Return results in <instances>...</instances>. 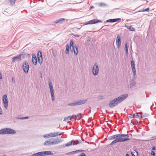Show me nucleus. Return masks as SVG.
Listing matches in <instances>:
<instances>
[{
    "mask_svg": "<svg viewBox=\"0 0 156 156\" xmlns=\"http://www.w3.org/2000/svg\"><path fill=\"white\" fill-rule=\"evenodd\" d=\"M6 128L2 129L0 130V134H7Z\"/></svg>",
    "mask_w": 156,
    "mask_h": 156,
    "instance_id": "obj_25",
    "label": "nucleus"
},
{
    "mask_svg": "<svg viewBox=\"0 0 156 156\" xmlns=\"http://www.w3.org/2000/svg\"><path fill=\"white\" fill-rule=\"evenodd\" d=\"M152 150H155V147H153L152 148Z\"/></svg>",
    "mask_w": 156,
    "mask_h": 156,
    "instance_id": "obj_45",
    "label": "nucleus"
},
{
    "mask_svg": "<svg viewBox=\"0 0 156 156\" xmlns=\"http://www.w3.org/2000/svg\"><path fill=\"white\" fill-rule=\"evenodd\" d=\"M149 10V9L148 8H146L143 11H148Z\"/></svg>",
    "mask_w": 156,
    "mask_h": 156,
    "instance_id": "obj_38",
    "label": "nucleus"
},
{
    "mask_svg": "<svg viewBox=\"0 0 156 156\" xmlns=\"http://www.w3.org/2000/svg\"><path fill=\"white\" fill-rule=\"evenodd\" d=\"M87 100H81L77 102L73 103V105H80L84 104L87 101Z\"/></svg>",
    "mask_w": 156,
    "mask_h": 156,
    "instance_id": "obj_13",
    "label": "nucleus"
},
{
    "mask_svg": "<svg viewBox=\"0 0 156 156\" xmlns=\"http://www.w3.org/2000/svg\"><path fill=\"white\" fill-rule=\"evenodd\" d=\"M125 27L130 31H135V29L132 26H128L126 25Z\"/></svg>",
    "mask_w": 156,
    "mask_h": 156,
    "instance_id": "obj_22",
    "label": "nucleus"
},
{
    "mask_svg": "<svg viewBox=\"0 0 156 156\" xmlns=\"http://www.w3.org/2000/svg\"><path fill=\"white\" fill-rule=\"evenodd\" d=\"M76 115H72L69 116L68 117H65L64 119V121H67L69 120H71L72 119H76Z\"/></svg>",
    "mask_w": 156,
    "mask_h": 156,
    "instance_id": "obj_10",
    "label": "nucleus"
},
{
    "mask_svg": "<svg viewBox=\"0 0 156 156\" xmlns=\"http://www.w3.org/2000/svg\"><path fill=\"white\" fill-rule=\"evenodd\" d=\"M7 99V97L6 95L5 94L3 96V101L4 107L6 109L8 107V101Z\"/></svg>",
    "mask_w": 156,
    "mask_h": 156,
    "instance_id": "obj_6",
    "label": "nucleus"
},
{
    "mask_svg": "<svg viewBox=\"0 0 156 156\" xmlns=\"http://www.w3.org/2000/svg\"><path fill=\"white\" fill-rule=\"evenodd\" d=\"M125 49H126V52L127 55L128 54V46H127V43H125Z\"/></svg>",
    "mask_w": 156,
    "mask_h": 156,
    "instance_id": "obj_30",
    "label": "nucleus"
},
{
    "mask_svg": "<svg viewBox=\"0 0 156 156\" xmlns=\"http://www.w3.org/2000/svg\"><path fill=\"white\" fill-rule=\"evenodd\" d=\"M12 81H14V79H13V78H12Z\"/></svg>",
    "mask_w": 156,
    "mask_h": 156,
    "instance_id": "obj_48",
    "label": "nucleus"
},
{
    "mask_svg": "<svg viewBox=\"0 0 156 156\" xmlns=\"http://www.w3.org/2000/svg\"><path fill=\"white\" fill-rule=\"evenodd\" d=\"M72 141L68 142L65 145L66 147H68L72 145Z\"/></svg>",
    "mask_w": 156,
    "mask_h": 156,
    "instance_id": "obj_31",
    "label": "nucleus"
},
{
    "mask_svg": "<svg viewBox=\"0 0 156 156\" xmlns=\"http://www.w3.org/2000/svg\"><path fill=\"white\" fill-rule=\"evenodd\" d=\"M42 156L41 152H39L33 155V156Z\"/></svg>",
    "mask_w": 156,
    "mask_h": 156,
    "instance_id": "obj_28",
    "label": "nucleus"
},
{
    "mask_svg": "<svg viewBox=\"0 0 156 156\" xmlns=\"http://www.w3.org/2000/svg\"><path fill=\"white\" fill-rule=\"evenodd\" d=\"M32 61L33 63L35 65H36L37 63V59L35 55H32Z\"/></svg>",
    "mask_w": 156,
    "mask_h": 156,
    "instance_id": "obj_19",
    "label": "nucleus"
},
{
    "mask_svg": "<svg viewBox=\"0 0 156 156\" xmlns=\"http://www.w3.org/2000/svg\"><path fill=\"white\" fill-rule=\"evenodd\" d=\"M119 103L118 102V101L115 99L110 102L109 104V105L110 108H113Z\"/></svg>",
    "mask_w": 156,
    "mask_h": 156,
    "instance_id": "obj_7",
    "label": "nucleus"
},
{
    "mask_svg": "<svg viewBox=\"0 0 156 156\" xmlns=\"http://www.w3.org/2000/svg\"><path fill=\"white\" fill-rule=\"evenodd\" d=\"M28 117L27 116V117H23L22 118H21V119H28Z\"/></svg>",
    "mask_w": 156,
    "mask_h": 156,
    "instance_id": "obj_39",
    "label": "nucleus"
},
{
    "mask_svg": "<svg viewBox=\"0 0 156 156\" xmlns=\"http://www.w3.org/2000/svg\"><path fill=\"white\" fill-rule=\"evenodd\" d=\"M76 117L77 116V117H80L81 116V114H78V115H76Z\"/></svg>",
    "mask_w": 156,
    "mask_h": 156,
    "instance_id": "obj_46",
    "label": "nucleus"
},
{
    "mask_svg": "<svg viewBox=\"0 0 156 156\" xmlns=\"http://www.w3.org/2000/svg\"><path fill=\"white\" fill-rule=\"evenodd\" d=\"M42 156H44L51 154L50 151H45L41 152Z\"/></svg>",
    "mask_w": 156,
    "mask_h": 156,
    "instance_id": "obj_23",
    "label": "nucleus"
},
{
    "mask_svg": "<svg viewBox=\"0 0 156 156\" xmlns=\"http://www.w3.org/2000/svg\"><path fill=\"white\" fill-rule=\"evenodd\" d=\"M16 0H9L10 3L12 5L14 4Z\"/></svg>",
    "mask_w": 156,
    "mask_h": 156,
    "instance_id": "obj_33",
    "label": "nucleus"
},
{
    "mask_svg": "<svg viewBox=\"0 0 156 156\" xmlns=\"http://www.w3.org/2000/svg\"><path fill=\"white\" fill-rule=\"evenodd\" d=\"M131 65L132 68V70L134 76H135L136 74V70L134 62L133 61H132L131 62Z\"/></svg>",
    "mask_w": 156,
    "mask_h": 156,
    "instance_id": "obj_11",
    "label": "nucleus"
},
{
    "mask_svg": "<svg viewBox=\"0 0 156 156\" xmlns=\"http://www.w3.org/2000/svg\"><path fill=\"white\" fill-rule=\"evenodd\" d=\"M71 47L72 48L73 50L74 51V54L75 55H76L78 53L77 47L75 46L74 47H73V43L72 41H70V48L71 49Z\"/></svg>",
    "mask_w": 156,
    "mask_h": 156,
    "instance_id": "obj_5",
    "label": "nucleus"
},
{
    "mask_svg": "<svg viewBox=\"0 0 156 156\" xmlns=\"http://www.w3.org/2000/svg\"><path fill=\"white\" fill-rule=\"evenodd\" d=\"M122 137L120 138H117L115 140H113L111 144V145H113L118 142H124L125 141H126V140H128L127 138H121Z\"/></svg>",
    "mask_w": 156,
    "mask_h": 156,
    "instance_id": "obj_2",
    "label": "nucleus"
},
{
    "mask_svg": "<svg viewBox=\"0 0 156 156\" xmlns=\"http://www.w3.org/2000/svg\"><path fill=\"white\" fill-rule=\"evenodd\" d=\"M126 156H129V155H128V154H126Z\"/></svg>",
    "mask_w": 156,
    "mask_h": 156,
    "instance_id": "obj_49",
    "label": "nucleus"
},
{
    "mask_svg": "<svg viewBox=\"0 0 156 156\" xmlns=\"http://www.w3.org/2000/svg\"><path fill=\"white\" fill-rule=\"evenodd\" d=\"M65 21V19L64 18H61L59 20H58L55 22V23H57L59 22H62Z\"/></svg>",
    "mask_w": 156,
    "mask_h": 156,
    "instance_id": "obj_29",
    "label": "nucleus"
},
{
    "mask_svg": "<svg viewBox=\"0 0 156 156\" xmlns=\"http://www.w3.org/2000/svg\"><path fill=\"white\" fill-rule=\"evenodd\" d=\"M99 68L98 66L95 63L93 66L92 69V72L94 75H96L98 74V72Z\"/></svg>",
    "mask_w": 156,
    "mask_h": 156,
    "instance_id": "obj_3",
    "label": "nucleus"
},
{
    "mask_svg": "<svg viewBox=\"0 0 156 156\" xmlns=\"http://www.w3.org/2000/svg\"><path fill=\"white\" fill-rule=\"evenodd\" d=\"M2 109L0 107V114H2Z\"/></svg>",
    "mask_w": 156,
    "mask_h": 156,
    "instance_id": "obj_43",
    "label": "nucleus"
},
{
    "mask_svg": "<svg viewBox=\"0 0 156 156\" xmlns=\"http://www.w3.org/2000/svg\"><path fill=\"white\" fill-rule=\"evenodd\" d=\"M7 134H14L16 133L15 130L11 129L6 128Z\"/></svg>",
    "mask_w": 156,
    "mask_h": 156,
    "instance_id": "obj_17",
    "label": "nucleus"
},
{
    "mask_svg": "<svg viewBox=\"0 0 156 156\" xmlns=\"http://www.w3.org/2000/svg\"><path fill=\"white\" fill-rule=\"evenodd\" d=\"M121 20L120 18H117V19H110L108 20V22H115L117 21H118L119 20Z\"/></svg>",
    "mask_w": 156,
    "mask_h": 156,
    "instance_id": "obj_24",
    "label": "nucleus"
},
{
    "mask_svg": "<svg viewBox=\"0 0 156 156\" xmlns=\"http://www.w3.org/2000/svg\"><path fill=\"white\" fill-rule=\"evenodd\" d=\"M58 142L56 141V140H54L53 141L50 142V141H46L44 142V145H52L53 144H58Z\"/></svg>",
    "mask_w": 156,
    "mask_h": 156,
    "instance_id": "obj_9",
    "label": "nucleus"
},
{
    "mask_svg": "<svg viewBox=\"0 0 156 156\" xmlns=\"http://www.w3.org/2000/svg\"><path fill=\"white\" fill-rule=\"evenodd\" d=\"M21 56L22 55L21 54L16 57H13L12 58V62H14L17 60L20 61L21 59Z\"/></svg>",
    "mask_w": 156,
    "mask_h": 156,
    "instance_id": "obj_12",
    "label": "nucleus"
},
{
    "mask_svg": "<svg viewBox=\"0 0 156 156\" xmlns=\"http://www.w3.org/2000/svg\"><path fill=\"white\" fill-rule=\"evenodd\" d=\"M121 41L120 40V37L119 35H118L117 37L116 43L117 45V47L119 48L121 45Z\"/></svg>",
    "mask_w": 156,
    "mask_h": 156,
    "instance_id": "obj_15",
    "label": "nucleus"
},
{
    "mask_svg": "<svg viewBox=\"0 0 156 156\" xmlns=\"http://www.w3.org/2000/svg\"><path fill=\"white\" fill-rule=\"evenodd\" d=\"M131 154L132 156H138V154L136 151L133 152H132Z\"/></svg>",
    "mask_w": 156,
    "mask_h": 156,
    "instance_id": "obj_32",
    "label": "nucleus"
},
{
    "mask_svg": "<svg viewBox=\"0 0 156 156\" xmlns=\"http://www.w3.org/2000/svg\"><path fill=\"white\" fill-rule=\"evenodd\" d=\"M2 74H1V72H0V79H2Z\"/></svg>",
    "mask_w": 156,
    "mask_h": 156,
    "instance_id": "obj_41",
    "label": "nucleus"
},
{
    "mask_svg": "<svg viewBox=\"0 0 156 156\" xmlns=\"http://www.w3.org/2000/svg\"><path fill=\"white\" fill-rule=\"evenodd\" d=\"M51 96L52 100L53 101H54L55 98H54V93H53V94H52V93H51Z\"/></svg>",
    "mask_w": 156,
    "mask_h": 156,
    "instance_id": "obj_35",
    "label": "nucleus"
},
{
    "mask_svg": "<svg viewBox=\"0 0 156 156\" xmlns=\"http://www.w3.org/2000/svg\"><path fill=\"white\" fill-rule=\"evenodd\" d=\"M129 117H130V118H133V117H133V115H132V116H129Z\"/></svg>",
    "mask_w": 156,
    "mask_h": 156,
    "instance_id": "obj_47",
    "label": "nucleus"
},
{
    "mask_svg": "<svg viewBox=\"0 0 156 156\" xmlns=\"http://www.w3.org/2000/svg\"><path fill=\"white\" fill-rule=\"evenodd\" d=\"M89 23V21L87 22V23H85L84 24V25H87V24H90V23Z\"/></svg>",
    "mask_w": 156,
    "mask_h": 156,
    "instance_id": "obj_44",
    "label": "nucleus"
},
{
    "mask_svg": "<svg viewBox=\"0 0 156 156\" xmlns=\"http://www.w3.org/2000/svg\"><path fill=\"white\" fill-rule=\"evenodd\" d=\"M72 142H73L72 144H73V145H76L79 143V142L77 140H72Z\"/></svg>",
    "mask_w": 156,
    "mask_h": 156,
    "instance_id": "obj_27",
    "label": "nucleus"
},
{
    "mask_svg": "<svg viewBox=\"0 0 156 156\" xmlns=\"http://www.w3.org/2000/svg\"><path fill=\"white\" fill-rule=\"evenodd\" d=\"M62 135V133L59 134L58 132L56 133H51L49 134V136L51 137H54Z\"/></svg>",
    "mask_w": 156,
    "mask_h": 156,
    "instance_id": "obj_16",
    "label": "nucleus"
},
{
    "mask_svg": "<svg viewBox=\"0 0 156 156\" xmlns=\"http://www.w3.org/2000/svg\"><path fill=\"white\" fill-rule=\"evenodd\" d=\"M122 135H127V136L126 137V136H122V137L121 138H127V139L128 140H129V139L128 138V137H129V136H128V135L126 134H126H122Z\"/></svg>",
    "mask_w": 156,
    "mask_h": 156,
    "instance_id": "obj_34",
    "label": "nucleus"
},
{
    "mask_svg": "<svg viewBox=\"0 0 156 156\" xmlns=\"http://www.w3.org/2000/svg\"><path fill=\"white\" fill-rule=\"evenodd\" d=\"M127 97L128 94H125L116 98V100H117L118 102L120 103L121 101L125 100Z\"/></svg>",
    "mask_w": 156,
    "mask_h": 156,
    "instance_id": "obj_4",
    "label": "nucleus"
},
{
    "mask_svg": "<svg viewBox=\"0 0 156 156\" xmlns=\"http://www.w3.org/2000/svg\"><path fill=\"white\" fill-rule=\"evenodd\" d=\"M82 155H80V156H86V155L84 153H82Z\"/></svg>",
    "mask_w": 156,
    "mask_h": 156,
    "instance_id": "obj_42",
    "label": "nucleus"
},
{
    "mask_svg": "<svg viewBox=\"0 0 156 156\" xmlns=\"http://www.w3.org/2000/svg\"><path fill=\"white\" fill-rule=\"evenodd\" d=\"M69 44H67L66 46V52L68 54L69 53Z\"/></svg>",
    "mask_w": 156,
    "mask_h": 156,
    "instance_id": "obj_26",
    "label": "nucleus"
},
{
    "mask_svg": "<svg viewBox=\"0 0 156 156\" xmlns=\"http://www.w3.org/2000/svg\"><path fill=\"white\" fill-rule=\"evenodd\" d=\"M29 69V66L28 64L26 62H23V69L24 72L26 73H28Z\"/></svg>",
    "mask_w": 156,
    "mask_h": 156,
    "instance_id": "obj_1",
    "label": "nucleus"
},
{
    "mask_svg": "<svg viewBox=\"0 0 156 156\" xmlns=\"http://www.w3.org/2000/svg\"><path fill=\"white\" fill-rule=\"evenodd\" d=\"M41 54V52H39L37 53L38 61V62L40 63H41L42 62Z\"/></svg>",
    "mask_w": 156,
    "mask_h": 156,
    "instance_id": "obj_14",
    "label": "nucleus"
},
{
    "mask_svg": "<svg viewBox=\"0 0 156 156\" xmlns=\"http://www.w3.org/2000/svg\"><path fill=\"white\" fill-rule=\"evenodd\" d=\"M49 86L50 87L51 93L53 94V93H54L53 87L50 81L49 82Z\"/></svg>",
    "mask_w": 156,
    "mask_h": 156,
    "instance_id": "obj_20",
    "label": "nucleus"
},
{
    "mask_svg": "<svg viewBox=\"0 0 156 156\" xmlns=\"http://www.w3.org/2000/svg\"><path fill=\"white\" fill-rule=\"evenodd\" d=\"M151 155H152L153 156H155V153H154V152L153 151H152L151 153Z\"/></svg>",
    "mask_w": 156,
    "mask_h": 156,
    "instance_id": "obj_36",
    "label": "nucleus"
},
{
    "mask_svg": "<svg viewBox=\"0 0 156 156\" xmlns=\"http://www.w3.org/2000/svg\"><path fill=\"white\" fill-rule=\"evenodd\" d=\"M44 137L46 138H49L50 137H51V136H49V134L47 135H46Z\"/></svg>",
    "mask_w": 156,
    "mask_h": 156,
    "instance_id": "obj_37",
    "label": "nucleus"
},
{
    "mask_svg": "<svg viewBox=\"0 0 156 156\" xmlns=\"http://www.w3.org/2000/svg\"><path fill=\"white\" fill-rule=\"evenodd\" d=\"M100 21L99 20H97L96 21L95 19H94L89 21V23L90 24H94L96 23L99 22Z\"/></svg>",
    "mask_w": 156,
    "mask_h": 156,
    "instance_id": "obj_21",
    "label": "nucleus"
},
{
    "mask_svg": "<svg viewBox=\"0 0 156 156\" xmlns=\"http://www.w3.org/2000/svg\"><path fill=\"white\" fill-rule=\"evenodd\" d=\"M142 112H140L139 113H136L135 114H134L133 115L132 117L135 118H142Z\"/></svg>",
    "mask_w": 156,
    "mask_h": 156,
    "instance_id": "obj_18",
    "label": "nucleus"
},
{
    "mask_svg": "<svg viewBox=\"0 0 156 156\" xmlns=\"http://www.w3.org/2000/svg\"><path fill=\"white\" fill-rule=\"evenodd\" d=\"M122 136H126L127 137V135H120V134H117V135H114L113 136H110L109 139L110 140H112L114 139H115L117 138H120L121 137H122Z\"/></svg>",
    "mask_w": 156,
    "mask_h": 156,
    "instance_id": "obj_8",
    "label": "nucleus"
},
{
    "mask_svg": "<svg viewBox=\"0 0 156 156\" xmlns=\"http://www.w3.org/2000/svg\"><path fill=\"white\" fill-rule=\"evenodd\" d=\"M68 105H70V106H73V103H72L69 104H68Z\"/></svg>",
    "mask_w": 156,
    "mask_h": 156,
    "instance_id": "obj_40",
    "label": "nucleus"
}]
</instances>
